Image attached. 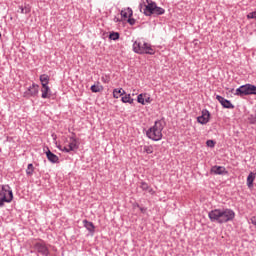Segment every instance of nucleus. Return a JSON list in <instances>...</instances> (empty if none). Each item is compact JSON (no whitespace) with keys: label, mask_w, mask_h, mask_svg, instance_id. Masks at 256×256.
Returning <instances> with one entry per match:
<instances>
[{"label":"nucleus","mask_w":256,"mask_h":256,"mask_svg":"<svg viewBox=\"0 0 256 256\" xmlns=\"http://www.w3.org/2000/svg\"><path fill=\"white\" fill-rule=\"evenodd\" d=\"M208 217L212 223H229L235 219V211L229 208L214 209L209 212Z\"/></svg>","instance_id":"obj_1"},{"label":"nucleus","mask_w":256,"mask_h":256,"mask_svg":"<svg viewBox=\"0 0 256 256\" xmlns=\"http://www.w3.org/2000/svg\"><path fill=\"white\" fill-rule=\"evenodd\" d=\"M134 53L139 55H155V50L151 47V44L147 43L144 39L139 38L133 43Z\"/></svg>","instance_id":"obj_2"},{"label":"nucleus","mask_w":256,"mask_h":256,"mask_svg":"<svg viewBox=\"0 0 256 256\" xmlns=\"http://www.w3.org/2000/svg\"><path fill=\"white\" fill-rule=\"evenodd\" d=\"M146 135L152 141H161L163 139V123L156 121L155 124L147 130Z\"/></svg>","instance_id":"obj_3"},{"label":"nucleus","mask_w":256,"mask_h":256,"mask_svg":"<svg viewBox=\"0 0 256 256\" xmlns=\"http://www.w3.org/2000/svg\"><path fill=\"white\" fill-rule=\"evenodd\" d=\"M60 151H64L65 153H71V151H77L79 149V139L75 136H70L65 139L63 146H58Z\"/></svg>","instance_id":"obj_4"},{"label":"nucleus","mask_w":256,"mask_h":256,"mask_svg":"<svg viewBox=\"0 0 256 256\" xmlns=\"http://www.w3.org/2000/svg\"><path fill=\"white\" fill-rule=\"evenodd\" d=\"M13 201V190L9 185L0 186V207H3L5 203H11Z\"/></svg>","instance_id":"obj_5"},{"label":"nucleus","mask_w":256,"mask_h":256,"mask_svg":"<svg viewBox=\"0 0 256 256\" xmlns=\"http://www.w3.org/2000/svg\"><path fill=\"white\" fill-rule=\"evenodd\" d=\"M144 15H163L165 9L158 7L154 2H150L147 5H144Z\"/></svg>","instance_id":"obj_6"},{"label":"nucleus","mask_w":256,"mask_h":256,"mask_svg":"<svg viewBox=\"0 0 256 256\" xmlns=\"http://www.w3.org/2000/svg\"><path fill=\"white\" fill-rule=\"evenodd\" d=\"M235 95L243 97V95H256V86L252 84H245L236 89Z\"/></svg>","instance_id":"obj_7"},{"label":"nucleus","mask_w":256,"mask_h":256,"mask_svg":"<svg viewBox=\"0 0 256 256\" xmlns=\"http://www.w3.org/2000/svg\"><path fill=\"white\" fill-rule=\"evenodd\" d=\"M34 249L37 251V253H40V255L49 256V247H47L46 243L37 242L34 245Z\"/></svg>","instance_id":"obj_8"},{"label":"nucleus","mask_w":256,"mask_h":256,"mask_svg":"<svg viewBox=\"0 0 256 256\" xmlns=\"http://www.w3.org/2000/svg\"><path fill=\"white\" fill-rule=\"evenodd\" d=\"M211 119V113L208 110H202L201 116L197 117L198 123L200 125H207V122Z\"/></svg>","instance_id":"obj_9"},{"label":"nucleus","mask_w":256,"mask_h":256,"mask_svg":"<svg viewBox=\"0 0 256 256\" xmlns=\"http://www.w3.org/2000/svg\"><path fill=\"white\" fill-rule=\"evenodd\" d=\"M39 93V85L32 84L27 91L24 92V97H35Z\"/></svg>","instance_id":"obj_10"},{"label":"nucleus","mask_w":256,"mask_h":256,"mask_svg":"<svg viewBox=\"0 0 256 256\" xmlns=\"http://www.w3.org/2000/svg\"><path fill=\"white\" fill-rule=\"evenodd\" d=\"M217 101L224 107L225 109H235V106L231 103V101L223 98V96L217 95L216 96Z\"/></svg>","instance_id":"obj_11"},{"label":"nucleus","mask_w":256,"mask_h":256,"mask_svg":"<svg viewBox=\"0 0 256 256\" xmlns=\"http://www.w3.org/2000/svg\"><path fill=\"white\" fill-rule=\"evenodd\" d=\"M210 173H213L214 175H223L224 173H227V171H225V167L223 166H213Z\"/></svg>","instance_id":"obj_12"},{"label":"nucleus","mask_w":256,"mask_h":256,"mask_svg":"<svg viewBox=\"0 0 256 256\" xmlns=\"http://www.w3.org/2000/svg\"><path fill=\"white\" fill-rule=\"evenodd\" d=\"M46 156H47L48 161H50V163H59V156L55 155L50 150H48L46 152Z\"/></svg>","instance_id":"obj_13"},{"label":"nucleus","mask_w":256,"mask_h":256,"mask_svg":"<svg viewBox=\"0 0 256 256\" xmlns=\"http://www.w3.org/2000/svg\"><path fill=\"white\" fill-rule=\"evenodd\" d=\"M41 92H42V99H49L51 97V88H49V86H42L41 88Z\"/></svg>","instance_id":"obj_14"},{"label":"nucleus","mask_w":256,"mask_h":256,"mask_svg":"<svg viewBox=\"0 0 256 256\" xmlns=\"http://www.w3.org/2000/svg\"><path fill=\"white\" fill-rule=\"evenodd\" d=\"M121 17H123V19H129L133 17V10L131 8H125L121 11Z\"/></svg>","instance_id":"obj_15"},{"label":"nucleus","mask_w":256,"mask_h":256,"mask_svg":"<svg viewBox=\"0 0 256 256\" xmlns=\"http://www.w3.org/2000/svg\"><path fill=\"white\" fill-rule=\"evenodd\" d=\"M83 224L87 231H89L90 233H95V225H93V222L83 220Z\"/></svg>","instance_id":"obj_16"},{"label":"nucleus","mask_w":256,"mask_h":256,"mask_svg":"<svg viewBox=\"0 0 256 256\" xmlns=\"http://www.w3.org/2000/svg\"><path fill=\"white\" fill-rule=\"evenodd\" d=\"M126 92L122 88H116L113 90V97L114 99H119V97H122V95H125Z\"/></svg>","instance_id":"obj_17"},{"label":"nucleus","mask_w":256,"mask_h":256,"mask_svg":"<svg viewBox=\"0 0 256 256\" xmlns=\"http://www.w3.org/2000/svg\"><path fill=\"white\" fill-rule=\"evenodd\" d=\"M256 178V172L253 173L251 172L248 177H247V186L249 187V189H251V187H253V181H255Z\"/></svg>","instance_id":"obj_18"},{"label":"nucleus","mask_w":256,"mask_h":256,"mask_svg":"<svg viewBox=\"0 0 256 256\" xmlns=\"http://www.w3.org/2000/svg\"><path fill=\"white\" fill-rule=\"evenodd\" d=\"M92 93H101L103 91V85L97 83L91 86Z\"/></svg>","instance_id":"obj_19"},{"label":"nucleus","mask_w":256,"mask_h":256,"mask_svg":"<svg viewBox=\"0 0 256 256\" xmlns=\"http://www.w3.org/2000/svg\"><path fill=\"white\" fill-rule=\"evenodd\" d=\"M122 103H129L130 105H133L134 99L131 98V94H126L121 98Z\"/></svg>","instance_id":"obj_20"},{"label":"nucleus","mask_w":256,"mask_h":256,"mask_svg":"<svg viewBox=\"0 0 256 256\" xmlns=\"http://www.w3.org/2000/svg\"><path fill=\"white\" fill-rule=\"evenodd\" d=\"M40 81H41L42 87H44V85L49 86V77L47 76V74H42L40 76Z\"/></svg>","instance_id":"obj_21"},{"label":"nucleus","mask_w":256,"mask_h":256,"mask_svg":"<svg viewBox=\"0 0 256 256\" xmlns=\"http://www.w3.org/2000/svg\"><path fill=\"white\" fill-rule=\"evenodd\" d=\"M153 151H154L153 145L143 146V153H146L147 155H151Z\"/></svg>","instance_id":"obj_22"},{"label":"nucleus","mask_w":256,"mask_h":256,"mask_svg":"<svg viewBox=\"0 0 256 256\" xmlns=\"http://www.w3.org/2000/svg\"><path fill=\"white\" fill-rule=\"evenodd\" d=\"M35 171V167L33 164H28L27 169H26V174L31 177L33 175V172Z\"/></svg>","instance_id":"obj_23"},{"label":"nucleus","mask_w":256,"mask_h":256,"mask_svg":"<svg viewBox=\"0 0 256 256\" xmlns=\"http://www.w3.org/2000/svg\"><path fill=\"white\" fill-rule=\"evenodd\" d=\"M109 39H111L112 41H117V39H119V33L118 32L110 33Z\"/></svg>","instance_id":"obj_24"},{"label":"nucleus","mask_w":256,"mask_h":256,"mask_svg":"<svg viewBox=\"0 0 256 256\" xmlns=\"http://www.w3.org/2000/svg\"><path fill=\"white\" fill-rule=\"evenodd\" d=\"M20 9H21V13L23 15H27V13H31V7H29V6H25L24 8L20 7Z\"/></svg>","instance_id":"obj_25"},{"label":"nucleus","mask_w":256,"mask_h":256,"mask_svg":"<svg viewBox=\"0 0 256 256\" xmlns=\"http://www.w3.org/2000/svg\"><path fill=\"white\" fill-rule=\"evenodd\" d=\"M137 101H138V103H140L141 105H145L144 93L138 95Z\"/></svg>","instance_id":"obj_26"},{"label":"nucleus","mask_w":256,"mask_h":256,"mask_svg":"<svg viewBox=\"0 0 256 256\" xmlns=\"http://www.w3.org/2000/svg\"><path fill=\"white\" fill-rule=\"evenodd\" d=\"M153 99H151V95L144 93V103H151Z\"/></svg>","instance_id":"obj_27"},{"label":"nucleus","mask_w":256,"mask_h":256,"mask_svg":"<svg viewBox=\"0 0 256 256\" xmlns=\"http://www.w3.org/2000/svg\"><path fill=\"white\" fill-rule=\"evenodd\" d=\"M149 184H147V182H141V185H140V189L142 191H147V189H149Z\"/></svg>","instance_id":"obj_28"},{"label":"nucleus","mask_w":256,"mask_h":256,"mask_svg":"<svg viewBox=\"0 0 256 256\" xmlns=\"http://www.w3.org/2000/svg\"><path fill=\"white\" fill-rule=\"evenodd\" d=\"M248 121H250V123H251L252 125H256V115H255V116L251 115V116L248 118Z\"/></svg>","instance_id":"obj_29"},{"label":"nucleus","mask_w":256,"mask_h":256,"mask_svg":"<svg viewBox=\"0 0 256 256\" xmlns=\"http://www.w3.org/2000/svg\"><path fill=\"white\" fill-rule=\"evenodd\" d=\"M247 19H256V11L249 13Z\"/></svg>","instance_id":"obj_30"},{"label":"nucleus","mask_w":256,"mask_h":256,"mask_svg":"<svg viewBox=\"0 0 256 256\" xmlns=\"http://www.w3.org/2000/svg\"><path fill=\"white\" fill-rule=\"evenodd\" d=\"M207 147H215V142L213 140H208L206 142Z\"/></svg>","instance_id":"obj_31"},{"label":"nucleus","mask_w":256,"mask_h":256,"mask_svg":"<svg viewBox=\"0 0 256 256\" xmlns=\"http://www.w3.org/2000/svg\"><path fill=\"white\" fill-rule=\"evenodd\" d=\"M146 191H148V193H150V195H155V190H153V188H151V186H149Z\"/></svg>","instance_id":"obj_32"},{"label":"nucleus","mask_w":256,"mask_h":256,"mask_svg":"<svg viewBox=\"0 0 256 256\" xmlns=\"http://www.w3.org/2000/svg\"><path fill=\"white\" fill-rule=\"evenodd\" d=\"M128 23H129L130 25H135V19H133V18H128Z\"/></svg>","instance_id":"obj_33"},{"label":"nucleus","mask_w":256,"mask_h":256,"mask_svg":"<svg viewBox=\"0 0 256 256\" xmlns=\"http://www.w3.org/2000/svg\"><path fill=\"white\" fill-rule=\"evenodd\" d=\"M252 225H256V216H253L251 219H250Z\"/></svg>","instance_id":"obj_34"},{"label":"nucleus","mask_w":256,"mask_h":256,"mask_svg":"<svg viewBox=\"0 0 256 256\" xmlns=\"http://www.w3.org/2000/svg\"><path fill=\"white\" fill-rule=\"evenodd\" d=\"M137 207H139L141 213H145V211H147V208L140 207L139 205H137Z\"/></svg>","instance_id":"obj_35"},{"label":"nucleus","mask_w":256,"mask_h":256,"mask_svg":"<svg viewBox=\"0 0 256 256\" xmlns=\"http://www.w3.org/2000/svg\"><path fill=\"white\" fill-rule=\"evenodd\" d=\"M114 21H115V23H119V18L115 17Z\"/></svg>","instance_id":"obj_36"},{"label":"nucleus","mask_w":256,"mask_h":256,"mask_svg":"<svg viewBox=\"0 0 256 256\" xmlns=\"http://www.w3.org/2000/svg\"><path fill=\"white\" fill-rule=\"evenodd\" d=\"M140 9H143V4L140 5Z\"/></svg>","instance_id":"obj_37"},{"label":"nucleus","mask_w":256,"mask_h":256,"mask_svg":"<svg viewBox=\"0 0 256 256\" xmlns=\"http://www.w3.org/2000/svg\"><path fill=\"white\" fill-rule=\"evenodd\" d=\"M0 38H1V34H0Z\"/></svg>","instance_id":"obj_38"}]
</instances>
